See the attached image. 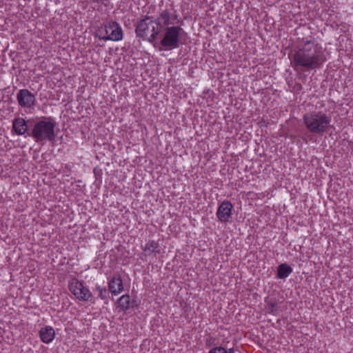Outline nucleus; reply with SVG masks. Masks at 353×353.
I'll use <instances>...</instances> for the list:
<instances>
[{
    "instance_id": "20",
    "label": "nucleus",
    "mask_w": 353,
    "mask_h": 353,
    "mask_svg": "<svg viewBox=\"0 0 353 353\" xmlns=\"http://www.w3.org/2000/svg\"><path fill=\"white\" fill-rule=\"evenodd\" d=\"M209 353H234L233 349H225L222 347H216L211 349Z\"/></svg>"
},
{
    "instance_id": "4",
    "label": "nucleus",
    "mask_w": 353,
    "mask_h": 353,
    "mask_svg": "<svg viewBox=\"0 0 353 353\" xmlns=\"http://www.w3.org/2000/svg\"><path fill=\"white\" fill-rule=\"evenodd\" d=\"M184 30L181 26H172L161 29L160 44L165 50H170L179 47Z\"/></svg>"
},
{
    "instance_id": "8",
    "label": "nucleus",
    "mask_w": 353,
    "mask_h": 353,
    "mask_svg": "<svg viewBox=\"0 0 353 353\" xmlns=\"http://www.w3.org/2000/svg\"><path fill=\"white\" fill-rule=\"evenodd\" d=\"M234 206L232 203L228 201H223L218 206L216 216L218 221L221 223H231L232 221Z\"/></svg>"
},
{
    "instance_id": "16",
    "label": "nucleus",
    "mask_w": 353,
    "mask_h": 353,
    "mask_svg": "<svg viewBox=\"0 0 353 353\" xmlns=\"http://www.w3.org/2000/svg\"><path fill=\"white\" fill-rule=\"evenodd\" d=\"M266 303V310L268 313L272 314L273 315H276L277 314L279 307L278 304L274 301H267Z\"/></svg>"
},
{
    "instance_id": "11",
    "label": "nucleus",
    "mask_w": 353,
    "mask_h": 353,
    "mask_svg": "<svg viewBox=\"0 0 353 353\" xmlns=\"http://www.w3.org/2000/svg\"><path fill=\"white\" fill-rule=\"evenodd\" d=\"M108 287L110 292L114 295H118L123 291V285L121 277L117 274L108 282Z\"/></svg>"
},
{
    "instance_id": "2",
    "label": "nucleus",
    "mask_w": 353,
    "mask_h": 353,
    "mask_svg": "<svg viewBox=\"0 0 353 353\" xmlns=\"http://www.w3.org/2000/svg\"><path fill=\"white\" fill-rule=\"evenodd\" d=\"M303 121L306 129L310 132L317 135H323L327 132L332 126L331 116L321 110L305 114Z\"/></svg>"
},
{
    "instance_id": "15",
    "label": "nucleus",
    "mask_w": 353,
    "mask_h": 353,
    "mask_svg": "<svg viewBox=\"0 0 353 353\" xmlns=\"http://www.w3.org/2000/svg\"><path fill=\"white\" fill-rule=\"evenodd\" d=\"M143 250L147 252L158 253L159 252V245L154 241H148L145 243Z\"/></svg>"
},
{
    "instance_id": "6",
    "label": "nucleus",
    "mask_w": 353,
    "mask_h": 353,
    "mask_svg": "<svg viewBox=\"0 0 353 353\" xmlns=\"http://www.w3.org/2000/svg\"><path fill=\"white\" fill-rule=\"evenodd\" d=\"M68 288L71 293L81 301H91L92 294L88 288L84 286L83 282L77 279H72L69 281Z\"/></svg>"
},
{
    "instance_id": "12",
    "label": "nucleus",
    "mask_w": 353,
    "mask_h": 353,
    "mask_svg": "<svg viewBox=\"0 0 353 353\" xmlns=\"http://www.w3.org/2000/svg\"><path fill=\"white\" fill-rule=\"evenodd\" d=\"M32 136L37 142L44 140V120L40 121L34 125Z\"/></svg>"
},
{
    "instance_id": "7",
    "label": "nucleus",
    "mask_w": 353,
    "mask_h": 353,
    "mask_svg": "<svg viewBox=\"0 0 353 353\" xmlns=\"http://www.w3.org/2000/svg\"><path fill=\"white\" fill-rule=\"evenodd\" d=\"M105 35L100 37L99 39L103 41H119L123 39V30L120 25L112 21L104 26Z\"/></svg>"
},
{
    "instance_id": "9",
    "label": "nucleus",
    "mask_w": 353,
    "mask_h": 353,
    "mask_svg": "<svg viewBox=\"0 0 353 353\" xmlns=\"http://www.w3.org/2000/svg\"><path fill=\"white\" fill-rule=\"evenodd\" d=\"M55 123L50 118L46 119V139H48L52 144H59L61 142L59 136V130L55 132Z\"/></svg>"
},
{
    "instance_id": "19",
    "label": "nucleus",
    "mask_w": 353,
    "mask_h": 353,
    "mask_svg": "<svg viewBox=\"0 0 353 353\" xmlns=\"http://www.w3.org/2000/svg\"><path fill=\"white\" fill-rule=\"evenodd\" d=\"M54 338V330L51 327L46 326V343H49Z\"/></svg>"
},
{
    "instance_id": "5",
    "label": "nucleus",
    "mask_w": 353,
    "mask_h": 353,
    "mask_svg": "<svg viewBox=\"0 0 353 353\" xmlns=\"http://www.w3.org/2000/svg\"><path fill=\"white\" fill-rule=\"evenodd\" d=\"M161 30L172 27V26H180V17L176 11L172 8H165L159 11L157 17L156 18Z\"/></svg>"
},
{
    "instance_id": "17",
    "label": "nucleus",
    "mask_w": 353,
    "mask_h": 353,
    "mask_svg": "<svg viewBox=\"0 0 353 353\" xmlns=\"http://www.w3.org/2000/svg\"><path fill=\"white\" fill-rule=\"evenodd\" d=\"M130 298L128 295H123L120 297L119 300V307L123 310H126L130 307Z\"/></svg>"
},
{
    "instance_id": "13",
    "label": "nucleus",
    "mask_w": 353,
    "mask_h": 353,
    "mask_svg": "<svg viewBox=\"0 0 353 353\" xmlns=\"http://www.w3.org/2000/svg\"><path fill=\"white\" fill-rule=\"evenodd\" d=\"M13 130L19 135L23 134L27 130L26 123L22 118H17L13 121Z\"/></svg>"
},
{
    "instance_id": "3",
    "label": "nucleus",
    "mask_w": 353,
    "mask_h": 353,
    "mask_svg": "<svg viewBox=\"0 0 353 353\" xmlns=\"http://www.w3.org/2000/svg\"><path fill=\"white\" fill-rule=\"evenodd\" d=\"M161 31V26L156 18L149 16L139 20L135 28L137 36L150 43H153L159 38Z\"/></svg>"
},
{
    "instance_id": "21",
    "label": "nucleus",
    "mask_w": 353,
    "mask_h": 353,
    "mask_svg": "<svg viewBox=\"0 0 353 353\" xmlns=\"http://www.w3.org/2000/svg\"><path fill=\"white\" fill-rule=\"evenodd\" d=\"M39 336L42 342H44V327L39 330Z\"/></svg>"
},
{
    "instance_id": "14",
    "label": "nucleus",
    "mask_w": 353,
    "mask_h": 353,
    "mask_svg": "<svg viewBox=\"0 0 353 353\" xmlns=\"http://www.w3.org/2000/svg\"><path fill=\"white\" fill-rule=\"evenodd\" d=\"M292 268L287 263H281L277 268V276L279 279H285L292 272Z\"/></svg>"
},
{
    "instance_id": "18",
    "label": "nucleus",
    "mask_w": 353,
    "mask_h": 353,
    "mask_svg": "<svg viewBox=\"0 0 353 353\" xmlns=\"http://www.w3.org/2000/svg\"><path fill=\"white\" fill-rule=\"evenodd\" d=\"M95 292L98 294V296L101 299H105L108 295V291L105 287L97 285L95 288Z\"/></svg>"
},
{
    "instance_id": "1",
    "label": "nucleus",
    "mask_w": 353,
    "mask_h": 353,
    "mask_svg": "<svg viewBox=\"0 0 353 353\" xmlns=\"http://www.w3.org/2000/svg\"><path fill=\"white\" fill-rule=\"evenodd\" d=\"M291 61L295 68L312 70L321 68L326 61V56L318 42L303 40L294 50Z\"/></svg>"
},
{
    "instance_id": "10",
    "label": "nucleus",
    "mask_w": 353,
    "mask_h": 353,
    "mask_svg": "<svg viewBox=\"0 0 353 353\" xmlns=\"http://www.w3.org/2000/svg\"><path fill=\"white\" fill-rule=\"evenodd\" d=\"M19 105L23 108L31 107L35 101L34 95L27 89H21L17 94Z\"/></svg>"
}]
</instances>
